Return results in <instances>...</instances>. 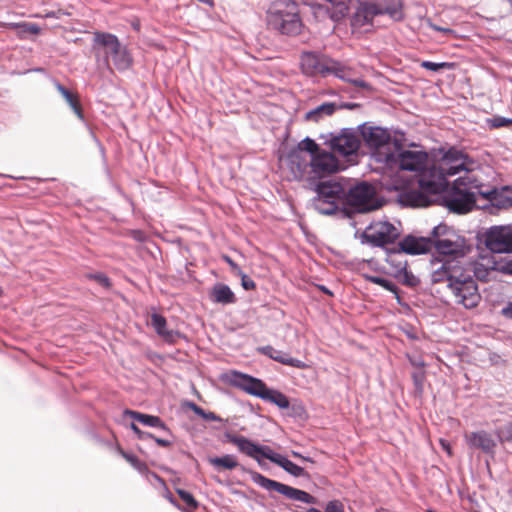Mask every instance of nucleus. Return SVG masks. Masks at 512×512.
<instances>
[{"label": "nucleus", "instance_id": "4c0bfd02", "mask_svg": "<svg viewBox=\"0 0 512 512\" xmlns=\"http://www.w3.org/2000/svg\"><path fill=\"white\" fill-rule=\"evenodd\" d=\"M275 465L282 468L285 472L288 474L294 476V477H304L309 479L310 475L305 471V469L291 460H289L286 456L279 454Z\"/></svg>", "mask_w": 512, "mask_h": 512}, {"label": "nucleus", "instance_id": "f704fd0d", "mask_svg": "<svg viewBox=\"0 0 512 512\" xmlns=\"http://www.w3.org/2000/svg\"><path fill=\"white\" fill-rule=\"evenodd\" d=\"M337 111L336 102H324L317 107L309 110L305 114V120L319 122L325 116H331Z\"/></svg>", "mask_w": 512, "mask_h": 512}, {"label": "nucleus", "instance_id": "aec40b11", "mask_svg": "<svg viewBox=\"0 0 512 512\" xmlns=\"http://www.w3.org/2000/svg\"><path fill=\"white\" fill-rule=\"evenodd\" d=\"M431 196L432 195L430 193L422 190L421 188H406L398 193L397 202L402 207H429L436 203V198L433 199Z\"/></svg>", "mask_w": 512, "mask_h": 512}, {"label": "nucleus", "instance_id": "423d86ee", "mask_svg": "<svg viewBox=\"0 0 512 512\" xmlns=\"http://www.w3.org/2000/svg\"><path fill=\"white\" fill-rule=\"evenodd\" d=\"M491 270L492 267L478 261L464 260L461 264L462 296L456 302L466 309L477 307L481 301L477 280L487 282Z\"/></svg>", "mask_w": 512, "mask_h": 512}, {"label": "nucleus", "instance_id": "9b49d317", "mask_svg": "<svg viewBox=\"0 0 512 512\" xmlns=\"http://www.w3.org/2000/svg\"><path fill=\"white\" fill-rule=\"evenodd\" d=\"M331 151L343 157L357 155L361 147V135L355 128H341L338 132H329L319 136Z\"/></svg>", "mask_w": 512, "mask_h": 512}, {"label": "nucleus", "instance_id": "680f3d73", "mask_svg": "<svg viewBox=\"0 0 512 512\" xmlns=\"http://www.w3.org/2000/svg\"><path fill=\"white\" fill-rule=\"evenodd\" d=\"M188 407L194 412V414L203 419L206 410L194 402H188Z\"/></svg>", "mask_w": 512, "mask_h": 512}, {"label": "nucleus", "instance_id": "39448f33", "mask_svg": "<svg viewBox=\"0 0 512 512\" xmlns=\"http://www.w3.org/2000/svg\"><path fill=\"white\" fill-rule=\"evenodd\" d=\"M267 22L282 35H298L302 28L298 3L294 0L273 1L267 11Z\"/></svg>", "mask_w": 512, "mask_h": 512}, {"label": "nucleus", "instance_id": "ddd939ff", "mask_svg": "<svg viewBox=\"0 0 512 512\" xmlns=\"http://www.w3.org/2000/svg\"><path fill=\"white\" fill-rule=\"evenodd\" d=\"M310 169L307 175L309 185L323 181L341 170L338 158L330 151L322 149L319 145L309 159Z\"/></svg>", "mask_w": 512, "mask_h": 512}, {"label": "nucleus", "instance_id": "4d7b16f0", "mask_svg": "<svg viewBox=\"0 0 512 512\" xmlns=\"http://www.w3.org/2000/svg\"><path fill=\"white\" fill-rule=\"evenodd\" d=\"M223 260L229 265V267L231 268V271L234 275H238V274H241V272L243 271L241 269V267L228 255H223Z\"/></svg>", "mask_w": 512, "mask_h": 512}, {"label": "nucleus", "instance_id": "69168bd1", "mask_svg": "<svg viewBox=\"0 0 512 512\" xmlns=\"http://www.w3.org/2000/svg\"><path fill=\"white\" fill-rule=\"evenodd\" d=\"M203 420H205V421H218V422H223L224 421L220 416H218L217 414H215L214 412H211V411H205Z\"/></svg>", "mask_w": 512, "mask_h": 512}, {"label": "nucleus", "instance_id": "0eeeda50", "mask_svg": "<svg viewBox=\"0 0 512 512\" xmlns=\"http://www.w3.org/2000/svg\"><path fill=\"white\" fill-rule=\"evenodd\" d=\"M300 68L307 77H327L333 75L349 81V71L339 61L314 51H303L300 55Z\"/></svg>", "mask_w": 512, "mask_h": 512}, {"label": "nucleus", "instance_id": "a211bd4d", "mask_svg": "<svg viewBox=\"0 0 512 512\" xmlns=\"http://www.w3.org/2000/svg\"><path fill=\"white\" fill-rule=\"evenodd\" d=\"M361 135V142L373 151V155L376 158L381 148H384L388 144H393L394 134L386 127L372 125L371 122H364L357 126Z\"/></svg>", "mask_w": 512, "mask_h": 512}, {"label": "nucleus", "instance_id": "393cba45", "mask_svg": "<svg viewBox=\"0 0 512 512\" xmlns=\"http://www.w3.org/2000/svg\"><path fill=\"white\" fill-rule=\"evenodd\" d=\"M466 442L470 448L479 449L485 454L493 456L495 454L496 442L485 430H479L466 434Z\"/></svg>", "mask_w": 512, "mask_h": 512}, {"label": "nucleus", "instance_id": "de8ad7c7", "mask_svg": "<svg viewBox=\"0 0 512 512\" xmlns=\"http://www.w3.org/2000/svg\"><path fill=\"white\" fill-rule=\"evenodd\" d=\"M453 66L452 63L449 62H432L429 60H424L420 63V67L431 72L438 73L443 69H449Z\"/></svg>", "mask_w": 512, "mask_h": 512}, {"label": "nucleus", "instance_id": "e433bc0d", "mask_svg": "<svg viewBox=\"0 0 512 512\" xmlns=\"http://www.w3.org/2000/svg\"><path fill=\"white\" fill-rule=\"evenodd\" d=\"M363 277L366 281L376 284V285H379L383 289L391 292L395 296L397 303L400 305L403 304L401 301L400 289L393 281H391L387 278H384V277L369 275V274H363Z\"/></svg>", "mask_w": 512, "mask_h": 512}, {"label": "nucleus", "instance_id": "c756f323", "mask_svg": "<svg viewBox=\"0 0 512 512\" xmlns=\"http://www.w3.org/2000/svg\"><path fill=\"white\" fill-rule=\"evenodd\" d=\"M52 83L55 87V89L61 94V96L65 99L69 107L72 109L74 114L77 116V118L85 122V116L84 112L79 100V97L73 93L71 90H69L67 87H65L63 84H61L57 79H53Z\"/></svg>", "mask_w": 512, "mask_h": 512}, {"label": "nucleus", "instance_id": "4be33fe9", "mask_svg": "<svg viewBox=\"0 0 512 512\" xmlns=\"http://www.w3.org/2000/svg\"><path fill=\"white\" fill-rule=\"evenodd\" d=\"M228 381L232 386L255 397H259L265 384L263 380L239 371H232L228 377Z\"/></svg>", "mask_w": 512, "mask_h": 512}, {"label": "nucleus", "instance_id": "bb28decb", "mask_svg": "<svg viewBox=\"0 0 512 512\" xmlns=\"http://www.w3.org/2000/svg\"><path fill=\"white\" fill-rule=\"evenodd\" d=\"M257 352L283 365L298 369L306 366L303 361L293 358L289 353L277 350L271 345L260 346L257 348Z\"/></svg>", "mask_w": 512, "mask_h": 512}, {"label": "nucleus", "instance_id": "052dcab7", "mask_svg": "<svg viewBox=\"0 0 512 512\" xmlns=\"http://www.w3.org/2000/svg\"><path fill=\"white\" fill-rule=\"evenodd\" d=\"M502 433L505 441L512 442V422H508L504 426Z\"/></svg>", "mask_w": 512, "mask_h": 512}, {"label": "nucleus", "instance_id": "c9c22d12", "mask_svg": "<svg viewBox=\"0 0 512 512\" xmlns=\"http://www.w3.org/2000/svg\"><path fill=\"white\" fill-rule=\"evenodd\" d=\"M492 193L494 194V208L508 209L512 207V186L493 187Z\"/></svg>", "mask_w": 512, "mask_h": 512}, {"label": "nucleus", "instance_id": "f257e3e1", "mask_svg": "<svg viewBox=\"0 0 512 512\" xmlns=\"http://www.w3.org/2000/svg\"><path fill=\"white\" fill-rule=\"evenodd\" d=\"M434 254L432 258L462 264L473 250L472 243L454 227L439 223L431 230Z\"/></svg>", "mask_w": 512, "mask_h": 512}, {"label": "nucleus", "instance_id": "412c9836", "mask_svg": "<svg viewBox=\"0 0 512 512\" xmlns=\"http://www.w3.org/2000/svg\"><path fill=\"white\" fill-rule=\"evenodd\" d=\"M398 245L407 255H422L432 251L433 239L431 233L426 237L408 234L398 242Z\"/></svg>", "mask_w": 512, "mask_h": 512}, {"label": "nucleus", "instance_id": "7c9ffc66", "mask_svg": "<svg viewBox=\"0 0 512 512\" xmlns=\"http://www.w3.org/2000/svg\"><path fill=\"white\" fill-rule=\"evenodd\" d=\"M210 300L221 305L234 304L237 298L231 288L224 283H216L210 292Z\"/></svg>", "mask_w": 512, "mask_h": 512}, {"label": "nucleus", "instance_id": "8fccbe9b", "mask_svg": "<svg viewBox=\"0 0 512 512\" xmlns=\"http://www.w3.org/2000/svg\"><path fill=\"white\" fill-rule=\"evenodd\" d=\"M176 493L180 497V499L190 508L197 509L199 506L198 501L195 499L192 493L187 490L177 488Z\"/></svg>", "mask_w": 512, "mask_h": 512}, {"label": "nucleus", "instance_id": "c85d7f7f", "mask_svg": "<svg viewBox=\"0 0 512 512\" xmlns=\"http://www.w3.org/2000/svg\"><path fill=\"white\" fill-rule=\"evenodd\" d=\"M222 442L233 444L234 446L237 447L238 451L241 454H243L247 457H250V458L252 456L253 449L255 448L256 444L258 443L248 437H245L240 434H235L230 431H226L223 434Z\"/></svg>", "mask_w": 512, "mask_h": 512}, {"label": "nucleus", "instance_id": "6ab92c4d", "mask_svg": "<svg viewBox=\"0 0 512 512\" xmlns=\"http://www.w3.org/2000/svg\"><path fill=\"white\" fill-rule=\"evenodd\" d=\"M442 153L440 165L444 166L449 175H457L461 171H468L466 164L470 162L469 156L456 146H450L448 149L440 148Z\"/></svg>", "mask_w": 512, "mask_h": 512}, {"label": "nucleus", "instance_id": "58836bf2", "mask_svg": "<svg viewBox=\"0 0 512 512\" xmlns=\"http://www.w3.org/2000/svg\"><path fill=\"white\" fill-rule=\"evenodd\" d=\"M208 462L218 471L233 470L239 466L236 456L225 454L222 456L209 457Z\"/></svg>", "mask_w": 512, "mask_h": 512}, {"label": "nucleus", "instance_id": "37998d69", "mask_svg": "<svg viewBox=\"0 0 512 512\" xmlns=\"http://www.w3.org/2000/svg\"><path fill=\"white\" fill-rule=\"evenodd\" d=\"M411 378L414 385V395L415 397L421 398L424 393V382L426 379V373L423 369H419L412 372Z\"/></svg>", "mask_w": 512, "mask_h": 512}, {"label": "nucleus", "instance_id": "49530a36", "mask_svg": "<svg viewBox=\"0 0 512 512\" xmlns=\"http://www.w3.org/2000/svg\"><path fill=\"white\" fill-rule=\"evenodd\" d=\"M285 409L288 410L287 415L290 417L297 419H304L306 417V410L299 401L295 400L292 403L289 401V407Z\"/></svg>", "mask_w": 512, "mask_h": 512}, {"label": "nucleus", "instance_id": "f03ea898", "mask_svg": "<svg viewBox=\"0 0 512 512\" xmlns=\"http://www.w3.org/2000/svg\"><path fill=\"white\" fill-rule=\"evenodd\" d=\"M385 200L375 186L368 181L350 184L347 181L345 200L341 205L340 218L353 220L357 214H367L380 209Z\"/></svg>", "mask_w": 512, "mask_h": 512}, {"label": "nucleus", "instance_id": "603ef678", "mask_svg": "<svg viewBox=\"0 0 512 512\" xmlns=\"http://www.w3.org/2000/svg\"><path fill=\"white\" fill-rule=\"evenodd\" d=\"M129 428L133 431V433L136 435L137 439H139V440L144 441L147 439L154 438V435L152 433L141 430L138 427V425L135 424L134 422L130 423Z\"/></svg>", "mask_w": 512, "mask_h": 512}, {"label": "nucleus", "instance_id": "09e8293b", "mask_svg": "<svg viewBox=\"0 0 512 512\" xmlns=\"http://www.w3.org/2000/svg\"><path fill=\"white\" fill-rule=\"evenodd\" d=\"M487 125L492 129H498L502 127H508L512 125V118L495 115L492 118L486 120Z\"/></svg>", "mask_w": 512, "mask_h": 512}, {"label": "nucleus", "instance_id": "a18cd8bd", "mask_svg": "<svg viewBox=\"0 0 512 512\" xmlns=\"http://www.w3.org/2000/svg\"><path fill=\"white\" fill-rule=\"evenodd\" d=\"M492 269L504 275L512 276V257L507 256L499 261H494Z\"/></svg>", "mask_w": 512, "mask_h": 512}, {"label": "nucleus", "instance_id": "b1692460", "mask_svg": "<svg viewBox=\"0 0 512 512\" xmlns=\"http://www.w3.org/2000/svg\"><path fill=\"white\" fill-rule=\"evenodd\" d=\"M385 258L384 261L390 266V270L386 271L383 268H375L376 271L385 273L391 277L394 274L401 273L405 267H408V261L404 256V252L399 249V245L393 248H385Z\"/></svg>", "mask_w": 512, "mask_h": 512}, {"label": "nucleus", "instance_id": "13d9d810", "mask_svg": "<svg viewBox=\"0 0 512 512\" xmlns=\"http://www.w3.org/2000/svg\"><path fill=\"white\" fill-rule=\"evenodd\" d=\"M27 23L28 22H22V23H11L10 26L13 28V29H16L17 30V33L21 36H24V35H27L28 34V30H27Z\"/></svg>", "mask_w": 512, "mask_h": 512}, {"label": "nucleus", "instance_id": "2eb2a0df", "mask_svg": "<svg viewBox=\"0 0 512 512\" xmlns=\"http://www.w3.org/2000/svg\"><path fill=\"white\" fill-rule=\"evenodd\" d=\"M477 238L492 253H512V224L491 226Z\"/></svg>", "mask_w": 512, "mask_h": 512}, {"label": "nucleus", "instance_id": "864d4df0", "mask_svg": "<svg viewBox=\"0 0 512 512\" xmlns=\"http://www.w3.org/2000/svg\"><path fill=\"white\" fill-rule=\"evenodd\" d=\"M237 276H239L241 278V286L244 290L250 291V290L255 289L256 283L254 282V280L252 278H250L243 271L241 272V274H238Z\"/></svg>", "mask_w": 512, "mask_h": 512}, {"label": "nucleus", "instance_id": "774afa93", "mask_svg": "<svg viewBox=\"0 0 512 512\" xmlns=\"http://www.w3.org/2000/svg\"><path fill=\"white\" fill-rule=\"evenodd\" d=\"M152 439L160 447H169V446L172 445V442L170 440H167V439H163V438H159V437H155V436Z\"/></svg>", "mask_w": 512, "mask_h": 512}, {"label": "nucleus", "instance_id": "1a4fd4ad", "mask_svg": "<svg viewBox=\"0 0 512 512\" xmlns=\"http://www.w3.org/2000/svg\"><path fill=\"white\" fill-rule=\"evenodd\" d=\"M94 44L105 49V63L109 65L108 57H112L115 68L120 71H126L133 65V56L127 45L122 44L115 34L109 32H95Z\"/></svg>", "mask_w": 512, "mask_h": 512}, {"label": "nucleus", "instance_id": "f8f14e48", "mask_svg": "<svg viewBox=\"0 0 512 512\" xmlns=\"http://www.w3.org/2000/svg\"><path fill=\"white\" fill-rule=\"evenodd\" d=\"M241 469L250 475L251 480L255 484L267 491H275L288 499L300 501L306 504L318 503V499L315 496L304 490L270 479L257 471L246 469L244 466H241Z\"/></svg>", "mask_w": 512, "mask_h": 512}, {"label": "nucleus", "instance_id": "5701e85b", "mask_svg": "<svg viewBox=\"0 0 512 512\" xmlns=\"http://www.w3.org/2000/svg\"><path fill=\"white\" fill-rule=\"evenodd\" d=\"M374 10L372 2L369 0H358V6L350 19L351 27L360 29L367 25L372 26L374 18L378 16Z\"/></svg>", "mask_w": 512, "mask_h": 512}, {"label": "nucleus", "instance_id": "3c124183", "mask_svg": "<svg viewBox=\"0 0 512 512\" xmlns=\"http://www.w3.org/2000/svg\"><path fill=\"white\" fill-rule=\"evenodd\" d=\"M151 476L156 480L158 481L159 483H161L165 489H166V495L165 497L169 500V502L174 505L176 508L178 509H181V506L180 504L178 503V501L174 498V496L171 494V492L168 490L164 480L155 472H151Z\"/></svg>", "mask_w": 512, "mask_h": 512}, {"label": "nucleus", "instance_id": "6e6552de", "mask_svg": "<svg viewBox=\"0 0 512 512\" xmlns=\"http://www.w3.org/2000/svg\"><path fill=\"white\" fill-rule=\"evenodd\" d=\"M436 202L451 212L465 214L475 207L476 194L466 188L463 179L459 177L436 197Z\"/></svg>", "mask_w": 512, "mask_h": 512}, {"label": "nucleus", "instance_id": "72a5a7b5", "mask_svg": "<svg viewBox=\"0 0 512 512\" xmlns=\"http://www.w3.org/2000/svg\"><path fill=\"white\" fill-rule=\"evenodd\" d=\"M258 398L276 405L279 409L289 407V398L281 391L269 388L266 383L264 384Z\"/></svg>", "mask_w": 512, "mask_h": 512}, {"label": "nucleus", "instance_id": "5fc2aeb1", "mask_svg": "<svg viewBox=\"0 0 512 512\" xmlns=\"http://www.w3.org/2000/svg\"><path fill=\"white\" fill-rule=\"evenodd\" d=\"M90 278L94 279L102 287L109 288L111 286V281H110L109 277L102 272L91 274Z\"/></svg>", "mask_w": 512, "mask_h": 512}, {"label": "nucleus", "instance_id": "e2e57ef3", "mask_svg": "<svg viewBox=\"0 0 512 512\" xmlns=\"http://www.w3.org/2000/svg\"><path fill=\"white\" fill-rule=\"evenodd\" d=\"M360 104L359 103H355V102H341V103H337V110L338 109H348V110H354L356 108H360Z\"/></svg>", "mask_w": 512, "mask_h": 512}, {"label": "nucleus", "instance_id": "ea45409f", "mask_svg": "<svg viewBox=\"0 0 512 512\" xmlns=\"http://www.w3.org/2000/svg\"><path fill=\"white\" fill-rule=\"evenodd\" d=\"M331 7L328 9L330 18L334 21H339L344 18L349 10L350 0H325Z\"/></svg>", "mask_w": 512, "mask_h": 512}, {"label": "nucleus", "instance_id": "2f4dec72", "mask_svg": "<svg viewBox=\"0 0 512 512\" xmlns=\"http://www.w3.org/2000/svg\"><path fill=\"white\" fill-rule=\"evenodd\" d=\"M151 326L167 343H174L177 336L180 335L178 331L167 329L166 318L159 313H152L151 315Z\"/></svg>", "mask_w": 512, "mask_h": 512}, {"label": "nucleus", "instance_id": "4468645a", "mask_svg": "<svg viewBox=\"0 0 512 512\" xmlns=\"http://www.w3.org/2000/svg\"><path fill=\"white\" fill-rule=\"evenodd\" d=\"M440 263V267L432 271L431 282L438 284L447 282V288L455 296L457 300H461L462 296V280L461 265L454 264L453 261H444L440 258H432L431 264Z\"/></svg>", "mask_w": 512, "mask_h": 512}, {"label": "nucleus", "instance_id": "c03bdc74", "mask_svg": "<svg viewBox=\"0 0 512 512\" xmlns=\"http://www.w3.org/2000/svg\"><path fill=\"white\" fill-rule=\"evenodd\" d=\"M301 512H344V504L340 500L334 499L326 503L323 511L315 507H310L301 510Z\"/></svg>", "mask_w": 512, "mask_h": 512}, {"label": "nucleus", "instance_id": "f3484780", "mask_svg": "<svg viewBox=\"0 0 512 512\" xmlns=\"http://www.w3.org/2000/svg\"><path fill=\"white\" fill-rule=\"evenodd\" d=\"M400 232L390 222H378L374 226L369 225L360 235L361 243H368L381 249L388 248L387 245L394 244L399 238Z\"/></svg>", "mask_w": 512, "mask_h": 512}, {"label": "nucleus", "instance_id": "473e14b6", "mask_svg": "<svg viewBox=\"0 0 512 512\" xmlns=\"http://www.w3.org/2000/svg\"><path fill=\"white\" fill-rule=\"evenodd\" d=\"M279 454L280 453L275 452L270 446L257 443L253 449L251 458L257 462L261 469L267 470L268 464L264 461V459H267L275 464Z\"/></svg>", "mask_w": 512, "mask_h": 512}, {"label": "nucleus", "instance_id": "cd10ccee", "mask_svg": "<svg viewBox=\"0 0 512 512\" xmlns=\"http://www.w3.org/2000/svg\"><path fill=\"white\" fill-rule=\"evenodd\" d=\"M123 415L130 417L131 419L141 423L144 426L159 428L168 434H172L170 428L159 416L146 414L131 409H125L123 411Z\"/></svg>", "mask_w": 512, "mask_h": 512}, {"label": "nucleus", "instance_id": "7ed1b4c3", "mask_svg": "<svg viewBox=\"0 0 512 512\" xmlns=\"http://www.w3.org/2000/svg\"><path fill=\"white\" fill-rule=\"evenodd\" d=\"M405 133L399 129L394 130V151L378 153L376 161L384 163L389 168H398L401 171L420 173L428 165L429 155L425 150L404 149Z\"/></svg>", "mask_w": 512, "mask_h": 512}, {"label": "nucleus", "instance_id": "9d476101", "mask_svg": "<svg viewBox=\"0 0 512 512\" xmlns=\"http://www.w3.org/2000/svg\"><path fill=\"white\" fill-rule=\"evenodd\" d=\"M317 148L318 144L316 141L306 136L286 153V165L294 180L302 181L305 179L307 181V175L310 169L307 156L311 159L313 152H315Z\"/></svg>", "mask_w": 512, "mask_h": 512}, {"label": "nucleus", "instance_id": "20e7f679", "mask_svg": "<svg viewBox=\"0 0 512 512\" xmlns=\"http://www.w3.org/2000/svg\"><path fill=\"white\" fill-rule=\"evenodd\" d=\"M316 192L313 199L315 209L322 215L340 218L341 206L345 200L347 181L341 177L338 180L328 179L309 185Z\"/></svg>", "mask_w": 512, "mask_h": 512}, {"label": "nucleus", "instance_id": "a878e982", "mask_svg": "<svg viewBox=\"0 0 512 512\" xmlns=\"http://www.w3.org/2000/svg\"><path fill=\"white\" fill-rule=\"evenodd\" d=\"M378 16L388 15L395 21L403 19V4L401 0H369Z\"/></svg>", "mask_w": 512, "mask_h": 512}, {"label": "nucleus", "instance_id": "dca6fc26", "mask_svg": "<svg viewBox=\"0 0 512 512\" xmlns=\"http://www.w3.org/2000/svg\"><path fill=\"white\" fill-rule=\"evenodd\" d=\"M447 170L440 164L427 165L418 175V186L422 190L430 193L432 196L437 197L444 191L449 185Z\"/></svg>", "mask_w": 512, "mask_h": 512}, {"label": "nucleus", "instance_id": "bf43d9fd", "mask_svg": "<svg viewBox=\"0 0 512 512\" xmlns=\"http://www.w3.org/2000/svg\"><path fill=\"white\" fill-rule=\"evenodd\" d=\"M492 192H493V188L488 189V190H479L478 191L479 195H481L484 199H486L490 203V205L493 207L494 194Z\"/></svg>", "mask_w": 512, "mask_h": 512}, {"label": "nucleus", "instance_id": "0e129e2a", "mask_svg": "<svg viewBox=\"0 0 512 512\" xmlns=\"http://www.w3.org/2000/svg\"><path fill=\"white\" fill-rule=\"evenodd\" d=\"M501 315L506 319L512 320V301L508 302L502 309Z\"/></svg>", "mask_w": 512, "mask_h": 512}, {"label": "nucleus", "instance_id": "a19ab883", "mask_svg": "<svg viewBox=\"0 0 512 512\" xmlns=\"http://www.w3.org/2000/svg\"><path fill=\"white\" fill-rule=\"evenodd\" d=\"M393 278H395L399 283L409 288H415L420 284V279L415 276L408 267H405L401 273L394 274Z\"/></svg>", "mask_w": 512, "mask_h": 512}, {"label": "nucleus", "instance_id": "338daca9", "mask_svg": "<svg viewBox=\"0 0 512 512\" xmlns=\"http://www.w3.org/2000/svg\"><path fill=\"white\" fill-rule=\"evenodd\" d=\"M27 30H28V34L38 35L41 31V28L36 23L28 22Z\"/></svg>", "mask_w": 512, "mask_h": 512}, {"label": "nucleus", "instance_id": "79ce46f5", "mask_svg": "<svg viewBox=\"0 0 512 512\" xmlns=\"http://www.w3.org/2000/svg\"><path fill=\"white\" fill-rule=\"evenodd\" d=\"M118 451H119L120 455H121V456H122V457H123L127 462H129V463L131 464V466H132L134 469H136L138 472H140V473H142V474H143V473H147V474H150V475H151V472H152V471H150V470L148 469L147 465H146L144 462L140 461L136 455H134V454H132V453H129V452H126V451H124V450H123V449H121V448H118Z\"/></svg>", "mask_w": 512, "mask_h": 512}, {"label": "nucleus", "instance_id": "6e6d98bb", "mask_svg": "<svg viewBox=\"0 0 512 512\" xmlns=\"http://www.w3.org/2000/svg\"><path fill=\"white\" fill-rule=\"evenodd\" d=\"M89 132H90V136H91L92 140L98 147V150L101 154L102 160L104 162H106V150H105L104 145L101 143V141L99 140V138L96 136V134L94 133V131L91 128H89Z\"/></svg>", "mask_w": 512, "mask_h": 512}]
</instances>
